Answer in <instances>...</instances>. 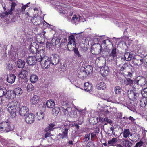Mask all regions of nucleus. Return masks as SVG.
Masks as SVG:
<instances>
[{"mask_svg":"<svg viewBox=\"0 0 147 147\" xmlns=\"http://www.w3.org/2000/svg\"><path fill=\"white\" fill-rule=\"evenodd\" d=\"M19 106L17 102L13 101L9 102L7 105V107L9 112L10 113L12 117H15L18 112Z\"/></svg>","mask_w":147,"mask_h":147,"instance_id":"1","label":"nucleus"},{"mask_svg":"<svg viewBox=\"0 0 147 147\" xmlns=\"http://www.w3.org/2000/svg\"><path fill=\"white\" fill-rule=\"evenodd\" d=\"M39 57L38 62H40V64L43 69H46L50 67V65L51 64L49 58L46 56L43 57L39 56Z\"/></svg>","mask_w":147,"mask_h":147,"instance_id":"2","label":"nucleus"},{"mask_svg":"<svg viewBox=\"0 0 147 147\" xmlns=\"http://www.w3.org/2000/svg\"><path fill=\"white\" fill-rule=\"evenodd\" d=\"M14 129L13 126H11L8 122L4 121L2 122L0 125V130L5 132H8Z\"/></svg>","mask_w":147,"mask_h":147,"instance_id":"3","label":"nucleus"},{"mask_svg":"<svg viewBox=\"0 0 147 147\" xmlns=\"http://www.w3.org/2000/svg\"><path fill=\"white\" fill-rule=\"evenodd\" d=\"M39 56H29L26 59V62L28 65L30 66H33L35 65L38 59H39Z\"/></svg>","mask_w":147,"mask_h":147,"instance_id":"4","label":"nucleus"},{"mask_svg":"<svg viewBox=\"0 0 147 147\" xmlns=\"http://www.w3.org/2000/svg\"><path fill=\"white\" fill-rule=\"evenodd\" d=\"M136 89H134L133 90H130L128 91V97L132 100H137L139 99L140 96H141V94L139 93L136 91Z\"/></svg>","mask_w":147,"mask_h":147,"instance_id":"5","label":"nucleus"},{"mask_svg":"<svg viewBox=\"0 0 147 147\" xmlns=\"http://www.w3.org/2000/svg\"><path fill=\"white\" fill-rule=\"evenodd\" d=\"M136 80H137L136 83H135L134 84L133 86V87L134 89H136V85H138L139 84L142 86L144 85L145 84H146V79L145 77L143 76H140L137 77L136 78Z\"/></svg>","mask_w":147,"mask_h":147,"instance_id":"6","label":"nucleus"},{"mask_svg":"<svg viewBox=\"0 0 147 147\" xmlns=\"http://www.w3.org/2000/svg\"><path fill=\"white\" fill-rule=\"evenodd\" d=\"M49 58L51 65H56L59 62L60 57L57 54H53Z\"/></svg>","mask_w":147,"mask_h":147,"instance_id":"7","label":"nucleus"},{"mask_svg":"<svg viewBox=\"0 0 147 147\" xmlns=\"http://www.w3.org/2000/svg\"><path fill=\"white\" fill-rule=\"evenodd\" d=\"M132 62L134 63V65L137 66H140L143 63V58L142 59L139 55H137L133 58Z\"/></svg>","mask_w":147,"mask_h":147,"instance_id":"8","label":"nucleus"},{"mask_svg":"<svg viewBox=\"0 0 147 147\" xmlns=\"http://www.w3.org/2000/svg\"><path fill=\"white\" fill-rule=\"evenodd\" d=\"M29 110L26 106H22L20 108L19 107V109L18 113L22 116H26L29 113Z\"/></svg>","mask_w":147,"mask_h":147,"instance_id":"9","label":"nucleus"},{"mask_svg":"<svg viewBox=\"0 0 147 147\" xmlns=\"http://www.w3.org/2000/svg\"><path fill=\"white\" fill-rule=\"evenodd\" d=\"M39 48V45L36 43L33 42L31 43L30 46L29 51L33 54L36 53Z\"/></svg>","mask_w":147,"mask_h":147,"instance_id":"10","label":"nucleus"},{"mask_svg":"<svg viewBox=\"0 0 147 147\" xmlns=\"http://www.w3.org/2000/svg\"><path fill=\"white\" fill-rule=\"evenodd\" d=\"M35 115L32 113H28L26 115L25 121L27 123H32L34 121Z\"/></svg>","mask_w":147,"mask_h":147,"instance_id":"11","label":"nucleus"},{"mask_svg":"<svg viewBox=\"0 0 147 147\" xmlns=\"http://www.w3.org/2000/svg\"><path fill=\"white\" fill-rule=\"evenodd\" d=\"M100 72L103 76L108 75L109 73V67L106 65L102 66L100 69Z\"/></svg>","mask_w":147,"mask_h":147,"instance_id":"12","label":"nucleus"},{"mask_svg":"<svg viewBox=\"0 0 147 147\" xmlns=\"http://www.w3.org/2000/svg\"><path fill=\"white\" fill-rule=\"evenodd\" d=\"M73 45L74 46L73 48H72L71 49H70L68 48V50L70 51H74V55L76 57H77L79 58H81L82 56L79 53L78 49L76 47V44L75 43H74Z\"/></svg>","mask_w":147,"mask_h":147,"instance_id":"13","label":"nucleus"},{"mask_svg":"<svg viewBox=\"0 0 147 147\" xmlns=\"http://www.w3.org/2000/svg\"><path fill=\"white\" fill-rule=\"evenodd\" d=\"M29 70L28 68H24L19 73L18 76L19 77L24 78L27 76Z\"/></svg>","mask_w":147,"mask_h":147,"instance_id":"14","label":"nucleus"},{"mask_svg":"<svg viewBox=\"0 0 147 147\" xmlns=\"http://www.w3.org/2000/svg\"><path fill=\"white\" fill-rule=\"evenodd\" d=\"M40 97L39 96L34 95L30 100L31 104L32 105H36L40 101Z\"/></svg>","mask_w":147,"mask_h":147,"instance_id":"15","label":"nucleus"},{"mask_svg":"<svg viewBox=\"0 0 147 147\" xmlns=\"http://www.w3.org/2000/svg\"><path fill=\"white\" fill-rule=\"evenodd\" d=\"M64 41L63 42L61 41V42L60 45L61 48H62V49H65L67 47V49H69V47H71V48H70L69 49H71L72 48H73V44L71 45H72V46L71 45L70 46H69V44H67V43L66 42V41H67V39L65 38L64 39Z\"/></svg>","mask_w":147,"mask_h":147,"instance_id":"16","label":"nucleus"},{"mask_svg":"<svg viewBox=\"0 0 147 147\" xmlns=\"http://www.w3.org/2000/svg\"><path fill=\"white\" fill-rule=\"evenodd\" d=\"M64 130L62 132L63 135L61 137L62 139L64 138H67L68 137V132L69 129L70 128V126L69 125L66 124L64 125Z\"/></svg>","mask_w":147,"mask_h":147,"instance_id":"17","label":"nucleus"},{"mask_svg":"<svg viewBox=\"0 0 147 147\" xmlns=\"http://www.w3.org/2000/svg\"><path fill=\"white\" fill-rule=\"evenodd\" d=\"M108 56L111 60H113L115 58L117 57V54L115 48H113L112 49V51Z\"/></svg>","mask_w":147,"mask_h":147,"instance_id":"18","label":"nucleus"},{"mask_svg":"<svg viewBox=\"0 0 147 147\" xmlns=\"http://www.w3.org/2000/svg\"><path fill=\"white\" fill-rule=\"evenodd\" d=\"M84 88L86 91L91 92L92 90L93 87L91 84H89L88 82L84 83Z\"/></svg>","mask_w":147,"mask_h":147,"instance_id":"19","label":"nucleus"},{"mask_svg":"<svg viewBox=\"0 0 147 147\" xmlns=\"http://www.w3.org/2000/svg\"><path fill=\"white\" fill-rule=\"evenodd\" d=\"M121 143L123 147H131L133 143L125 139H122Z\"/></svg>","mask_w":147,"mask_h":147,"instance_id":"20","label":"nucleus"},{"mask_svg":"<svg viewBox=\"0 0 147 147\" xmlns=\"http://www.w3.org/2000/svg\"><path fill=\"white\" fill-rule=\"evenodd\" d=\"M5 95L6 98L8 99L14 98L15 97L14 92L11 91H7V90Z\"/></svg>","mask_w":147,"mask_h":147,"instance_id":"21","label":"nucleus"},{"mask_svg":"<svg viewBox=\"0 0 147 147\" xmlns=\"http://www.w3.org/2000/svg\"><path fill=\"white\" fill-rule=\"evenodd\" d=\"M38 15L36 14L33 15V21L34 22V25H39L41 24V20L39 18H37V16Z\"/></svg>","mask_w":147,"mask_h":147,"instance_id":"22","label":"nucleus"},{"mask_svg":"<svg viewBox=\"0 0 147 147\" xmlns=\"http://www.w3.org/2000/svg\"><path fill=\"white\" fill-rule=\"evenodd\" d=\"M125 58L121 56L118 57L116 60V63L117 65H119L120 66L122 64H123V63H125Z\"/></svg>","mask_w":147,"mask_h":147,"instance_id":"23","label":"nucleus"},{"mask_svg":"<svg viewBox=\"0 0 147 147\" xmlns=\"http://www.w3.org/2000/svg\"><path fill=\"white\" fill-rule=\"evenodd\" d=\"M16 78V76L13 74L9 75L8 76L7 80L9 83L12 84L15 82Z\"/></svg>","mask_w":147,"mask_h":147,"instance_id":"24","label":"nucleus"},{"mask_svg":"<svg viewBox=\"0 0 147 147\" xmlns=\"http://www.w3.org/2000/svg\"><path fill=\"white\" fill-rule=\"evenodd\" d=\"M96 88L99 90H103L105 88V85L103 82H98L96 85Z\"/></svg>","mask_w":147,"mask_h":147,"instance_id":"25","label":"nucleus"},{"mask_svg":"<svg viewBox=\"0 0 147 147\" xmlns=\"http://www.w3.org/2000/svg\"><path fill=\"white\" fill-rule=\"evenodd\" d=\"M83 71L85 72V74H87V76L91 74L92 71L93 69L92 67L90 66H88L86 68L82 67Z\"/></svg>","mask_w":147,"mask_h":147,"instance_id":"26","label":"nucleus"},{"mask_svg":"<svg viewBox=\"0 0 147 147\" xmlns=\"http://www.w3.org/2000/svg\"><path fill=\"white\" fill-rule=\"evenodd\" d=\"M78 76L80 78L82 79H84L87 76V74H85V72L83 70L82 68L80 70L78 74Z\"/></svg>","mask_w":147,"mask_h":147,"instance_id":"27","label":"nucleus"},{"mask_svg":"<svg viewBox=\"0 0 147 147\" xmlns=\"http://www.w3.org/2000/svg\"><path fill=\"white\" fill-rule=\"evenodd\" d=\"M133 55L131 53H130L129 52H126L124 55V58L127 61H130L131 60Z\"/></svg>","mask_w":147,"mask_h":147,"instance_id":"28","label":"nucleus"},{"mask_svg":"<svg viewBox=\"0 0 147 147\" xmlns=\"http://www.w3.org/2000/svg\"><path fill=\"white\" fill-rule=\"evenodd\" d=\"M17 63L18 67L23 68L24 66L25 62L24 60H22L20 59H19L17 61Z\"/></svg>","mask_w":147,"mask_h":147,"instance_id":"29","label":"nucleus"},{"mask_svg":"<svg viewBox=\"0 0 147 147\" xmlns=\"http://www.w3.org/2000/svg\"><path fill=\"white\" fill-rule=\"evenodd\" d=\"M46 105L47 107L49 108H53L55 105L54 101L53 100H48L46 102Z\"/></svg>","mask_w":147,"mask_h":147,"instance_id":"30","label":"nucleus"},{"mask_svg":"<svg viewBox=\"0 0 147 147\" xmlns=\"http://www.w3.org/2000/svg\"><path fill=\"white\" fill-rule=\"evenodd\" d=\"M55 125L52 123L50 124L49 126L46 127L45 129V131H53L55 129Z\"/></svg>","mask_w":147,"mask_h":147,"instance_id":"31","label":"nucleus"},{"mask_svg":"<svg viewBox=\"0 0 147 147\" xmlns=\"http://www.w3.org/2000/svg\"><path fill=\"white\" fill-rule=\"evenodd\" d=\"M13 92L15 95H19L22 93L23 91L20 88L18 87L14 90Z\"/></svg>","mask_w":147,"mask_h":147,"instance_id":"32","label":"nucleus"},{"mask_svg":"<svg viewBox=\"0 0 147 147\" xmlns=\"http://www.w3.org/2000/svg\"><path fill=\"white\" fill-rule=\"evenodd\" d=\"M79 18H78L76 15H74V16L72 18V22L75 23V24H78V22L80 20V18L81 17L79 16H78Z\"/></svg>","mask_w":147,"mask_h":147,"instance_id":"33","label":"nucleus"},{"mask_svg":"<svg viewBox=\"0 0 147 147\" xmlns=\"http://www.w3.org/2000/svg\"><path fill=\"white\" fill-rule=\"evenodd\" d=\"M60 110L59 107H55L52 109V113L53 115L57 116Z\"/></svg>","mask_w":147,"mask_h":147,"instance_id":"34","label":"nucleus"},{"mask_svg":"<svg viewBox=\"0 0 147 147\" xmlns=\"http://www.w3.org/2000/svg\"><path fill=\"white\" fill-rule=\"evenodd\" d=\"M129 135L132 136V134L131 133L129 129H125L123 132V136L125 138H127Z\"/></svg>","mask_w":147,"mask_h":147,"instance_id":"35","label":"nucleus"},{"mask_svg":"<svg viewBox=\"0 0 147 147\" xmlns=\"http://www.w3.org/2000/svg\"><path fill=\"white\" fill-rule=\"evenodd\" d=\"M68 40H69V42H68V44H69V45L70 46L71 45H72L71 44L73 43V44L74 43H75L76 44V43L75 42V38L74 36L73 35H71L68 38Z\"/></svg>","mask_w":147,"mask_h":147,"instance_id":"36","label":"nucleus"},{"mask_svg":"<svg viewBox=\"0 0 147 147\" xmlns=\"http://www.w3.org/2000/svg\"><path fill=\"white\" fill-rule=\"evenodd\" d=\"M117 140L116 138H113L111 140H109L108 142V144L110 145L114 146L116 143L117 142Z\"/></svg>","mask_w":147,"mask_h":147,"instance_id":"37","label":"nucleus"},{"mask_svg":"<svg viewBox=\"0 0 147 147\" xmlns=\"http://www.w3.org/2000/svg\"><path fill=\"white\" fill-rule=\"evenodd\" d=\"M38 79V77L36 75H32L30 78V80L32 83H35L36 82Z\"/></svg>","mask_w":147,"mask_h":147,"instance_id":"38","label":"nucleus"},{"mask_svg":"<svg viewBox=\"0 0 147 147\" xmlns=\"http://www.w3.org/2000/svg\"><path fill=\"white\" fill-rule=\"evenodd\" d=\"M140 104L141 107H145L147 104V100L146 98H144L141 100Z\"/></svg>","mask_w":147,"mask_h":147,"instance_id":"39","label":"nucleus"},{"mask_svg":"<svg viewBox=\"0 0 147 147\" xmlns=\"http://www.w3.org/2000/svg\"><path fill=\"white\" fill-rule=\"evenodd\" d=\"M141 93L142 96L145 98H147V87L142 89L141 91Z\"/></svg>","mask_w":147,"mask_h":147,"instance_id":"40","label":"nucleus"},{"mask_svg":"<svg viewBox=\"0 0 147 147\" xmlns=\"http://www.w3.org/2000/svg\"><path fill=\"white\" fill-rule=\"evenodd\" d=\"M9 14H12L11 11H9L8 12L6 11L5 12L2 13L0 15V17L1 16L2 18H3L6 17H7L8 15Z\"/></svg>","mask_w":147,"mask_h":147,"instance_id":"41","label":"nucleus"},{"mask_svg":"<svg viewBox=\"0 0 147 147\" xmlns=\"http://www.w3.org/2000/svg\"><path fill=\"white\" fill-rule=\"evenodd\" d=\"M121 89L119 86H117L114 88V92L115 93L117 94H120Z\"/></svg>","mask_w":147,"mask_h":147,"instance_id":"42","label":"nucleus"},{"mask_svg":"<svg viewBox=\"0 0 147 147\" xmlns=\"http://www.w3.org/2000/svg\"><path fill=\"white\" fill-rule=\"evenodd\" d=\"M51 41L53 44V46H55L56 45L60 43V39L59 38L53 39Z\"/></svg>","mask_w":147,"mask_h":147,"instance_id":"43","label":"nucleus"},{"mask_svg":"<svg viewBox=\"0 0 147 147\" xmlns=\"http://www.w3.org/2000/svg\"><path fill=\"white\" fill-rule=\"evenodd\" d=\"M6 91V89L4 88H0V97L5 95Z\"/></svg>","mask_w":147,"mask_h":147,"instance_id":"44","label":"nucleus"},{"mask_svg":"<svg viewBox=\"0 0 147 147\" xmlns=\"http://www.w3.org/2000/svg\"><path fill=\"white\" fill-rule=\"evenodd\" d=\"M37 115L38 120H40L43 119L44 117V114L42 112H40L37 113Z\"/></svg>","mask_w":147,"mask_h":147,"instance_id":"45","label":"nucleus"},{"mask_svg":"<svg viewBox=\"0 0 147 147\" xmlns=\"http://www.w3.org/2000/svg\"><path fill=\"white\" fill-rule=\"evenodd\" d=\"M90 134H86L83 140V141H82V142H87L89 140H90Z\"/></svg>","mask_w":147,"mask_h":147,"instance_id":"46","label":"nucleus"},{"mask_svg":"<svg viewBox=\"0 0 147 147\" xmlns=\"http://www.w3.org/2000/svg\"><path fill=\"white\" fill-rule=\"evenodd\" d=\"M40 53L39 55H37L36 56H41V57H43L44 56V55L45 54V50L44 49H40L38 51Z\"/></svg>","mask_w":147,"mask_h":147,"instance_id":"47","label":"nucleus"},{"mask_svg":"<svg viewBox=\"0 0 147 147\" xmlns=\"http://www.w3.org/2000/svg\"><path fill=\"white\" fill-rule=\"evenodd\" d=\"M34 89V87L33 85L30 84H28L27 86V90L28 92H30Z\"/></svg>","mask_w":147,"mask_h":147,"instance_id":"48","label":"nucleus"},{"mask_svg":"<svg viewBox=\"0 0 147 147\" xmlns=\"http://www.w3.org/2000/svg\"><path fill=\"white\" fill-rule=\"evenodd\" d=\"M129 64H127L125 63H124L120 69V71H123L125 70L126 69V68L127 67H129Z\"/></svg>","mask_w":147,"mask_h":147,"instance_id":"49","label":"nucleus"},{"mask_svg":"<svg viewBox=\"0 0 147 147\" xmlns=\"http://www.w3.org/2000/svg\"><path fill=\"white\" fill-rule=\"evenodd\" d=\"M13 66L11 63H8L7 64L6 68L9 71H11L13 69Z\"/></svg>","mask_w":147,"mask_h":147,"instance_id":"50","label":"nucleus"},{"mask_svg":"<svg viewBox=\"0 0 147 147\" xmlns=\"http://www.w3.org/2000/svg\"><path fill=\"white\" fill-rule=\"evenodd\" d=\"M108 101L113 103H116L117 102L115 98V96H112L111 97L109 98L108 100Z\"/></svg>","mask_w":147,"mask_h":147,"instance_id":"51","label":"nucleus"},{"mask_svg":"<svg viewBox=\"0 0 147 147\" xmlns=\"http://www.w3.org/2000/svg\"><path fill=\"white\" fill-rule=\"evenodd\" d=\"M86 113V110L85 109L82 110L80 111V116L79 117V119L82 117L83 116H85V113Z\"/></svg>","mask_w":147,"mask_h":147,"instance_id":"52","label":"nucleus"},{"mask_svg":"<svg viewBox=\"0 0 147 147\" xmlns=\"http://www.w3.org/2000/svg\"><path fill=\"white\" fill-rule=\"evenodd\" d=\"M22 8V7L21 9H18L17 11L16 14H20L21 13H23L24 12V10Z\"/></svg>","mask_w":147,"mask_h":147,"instance_id":"53","label":"nucleus"},{"mask_svg":"<svg viewBox=\"0 0 147 147\" xmlns=\"http://www.w3.org/2000/svg\"><path fill=\"white\" fill-rule=\"evenodd\" d=\"M97 45H98V47H100V48L99 49L100 53H102L103 54H104L106 52L105 50L104 49H103L102 47H101L100 45L99 44H98Z\"/></svg>","mask_w":147,"mask_h":147,"instance_id":"54","label":"nucleus"},{"mask_svg":"<svg viewBox=\"0 0 147 147\" xmlns=\"http://www.w3.org/2000/svg\"><path fill=\"white\" fill-rule=\"evenodd\" d=\"M16 5V4L14 2H12L11 4V8L10 9V10L9 11H11L12 12V14H13V13L12 11L13 10L15 9V6Z\"/></svg>","mask_w":147,"mask_h":147,"instance_id":"55","label":"nucleus"},{"mask_svg":"<svg viewBox=\"0 0 147 147\" xmlns=\"http://www.w3.org/2000/svg\"><path fill=\"white\" fill-rule=\"evenodd\" d=\"M46 133L45 134L44 137L45 138H46L48 137H49L51 136H53V135L51 134L50 132L49 131H45Z\"/></svg>","mask_w":147,"mask_h":147,"instance_id":"56","label":"nucleus"},{"mask_svg":"<svg viewBox=\"0 0 147 147\" xmlns=\"http://www.w3.org/2000/svg\"><path fill=\"white\" fill-rule=\"evenodd\" d=\"M143 144V142L140 141L136 143L135 147H140Z\"/></svg>","mask_w":147,"mask_h":147,"instance_id":"57","label":"nucleus"},{"mask_svg":"<svg viewBox=\"0 0 147 147\" xmlns=\"http://www.w3.org/2000/svg\"><path fill=\"white\" fill-rule=\"evenodd\" d=\"M40 108L41 109V112L43 113L45 110V107L44 104L43 105H41L40 106Z\"/></svg>","mask_w":147,"mask_h":147,"instance_id":"58","label":"nucleus"},{"mask_svg":"<svg viewBox=\"0 0 147 147\" xmlns=\"http://www.w3.org/2000/svg\"><path fill=\"white\" fill-rule=\"evenodd\" d=\"M46 47L47 48H50L52 46H53V44L52 43V41H51V42H47L46 44Z\"/></svg>","mask_w":147,"mask_h":147,"instance_id":"59","label":"nucleus"},{"mask_svg":"<svg viewBox=\"0 0 147 147\" xmlns=\"http://www.w3.org/2000/svg\"><path fill=\"white\" fill-rule=\"evenodd\" d=\"M104 121H106L107 122V123H109L110 124L112 123V121L107 117H105L104 118Z\"/></svg>","mask_w":147,"mask_h":147,"instance_id":"60","label":"nucleus"},{"mask_svg":"<svg viewBox=\"0 0 147 147\" xmlns=\"http://www.w3.org/2000/svg\"><path fill=\"white\" fill-rule=\"evenodd\" d=\"M62 107L63 108H64V106L66 107L68 105V103L66 101H63V102L62 103Z\"/></svg>","mask_w":147,"mask_h":147,"instance_id":"61","label":"nucleus"},{"mask_svg":"<svg viewBox=\"0 0 147 147\" xmlns=\"http://www.w3.org/2000/svg\"><path fill=\"white\" fill-rule=\"evenodd\" d=\"M127 80L128 82V84H129V85H131L132 84H133V81L132 80H131L130 79H127Z\"/></svg>","mask_w":147,"mask_h":147,"instance_id":"62","label":"nucleus"},{"mask_svg":"<svg viewBox=\"0 0 147 147\" xmlns=\"http://www.w3.org/2000/svg\"><path fill=\"white\" fill-rule=\"evenodd\" d=\"M30 3V2L28 3L27 4L22 6V8L24 9L23 10H24L25 11L26 8L28 7V5Z\"/></svg>","mask_w":147,"mask_h":147,"instance_id":"63","label":"nucleus"},{"mask_svg":"<svg viewBox=\"0 0 147 147\" xmlns=\"http://www.w3.org/2000/svg\"><path fill=\"white\" fill-rule=\"evenodd\" d=\"M143 63L147 65V58L144 57L143 58Z\"/></svg>","mask_w":147,"mask_h":147,"instance_id":"64","label":"nucleus"}]
</instances>
